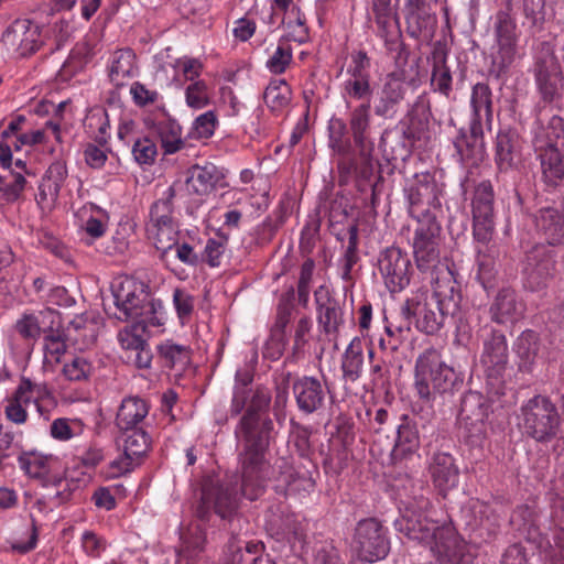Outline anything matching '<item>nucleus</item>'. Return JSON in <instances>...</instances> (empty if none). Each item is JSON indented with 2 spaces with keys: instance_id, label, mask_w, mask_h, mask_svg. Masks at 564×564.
<instances>
[{
  "instance_id": "1",
  "label": "nucleus",
  "mask_w": 564,
  "mask_h": 564,
  "mask_svg": "<svg viewBox=\"0 0 564 564\" xmlns=\"http://www.w3.org/2000/svg\"><path fill=\"white\" fill-rule=\"evenodd\" d=\"M271 393L265 387H257L252 392L246 413L236 429L237 436L242 437L243 451L239 455L241 470L240 492L249 500L258 499L265 490L272 476L265 453L269 447V430L272 422L259 425L258 412L268 409Z\"/></svg>"
},
{
  "instance_id": "2",
  "label": "nucleus",
  "mask_w": 564,
  "mask_h": 564,
  "mask_svg": "<svg viewBox=\"0 0 564 564\" xmlns=\"http://www.w3.org/2000/svg\"><path fill=\"white\" fill-rule=\"evenodd\" d=\"M433 293H424L408 299L401 312L406 319L415 318L416 327L426 333L437 332L448 316L459 311L462 301L459 284L449 267H441L437 278H432Z\"/></svg>"
},
{
  "instance_id": "3",
  "label": "nucleus",
  "mask_w": 564,
  "mask_h": 564,
  "mask_svg": "<svg viewBox=\"0 0 564 564\" xmlns=\"http://www.w3.org/2000/svg\"><path fill=\"white\" fill-rule=\"evenodd\" d=\"M494 188L489 181H484L475 188L471 202L473 236L477 242L476 278L485 290L492 289L497 275L492 254L495 234Z\"/></svg>"
},
{
  "instance_id": "4",
  "label": "nucleus",
  "mask_w": 564,
  "mask_h": 564,
  "mask_svg": "<svg viewBox=\"0 0 564 564\" xmlns=\"http://www.w3.org/2000/svg\"><path fill=\"white\" fill-rule=\"evenodd\" d=\"M533 147L544 181L557 185L564 177V120L553 116L546 128L535 132Z\"/></svg>"
},
{
  "instance_id": "5",
  "label": "nucleus",
  "mask_w": 564,
  "mask_h": 564,
  "mask_svg": "<svg viewBox=\"0 0 564 564\" xmlns=\"http://www.w3.org/2000/svg\"><path fill=\"white\" fill-rule=\"evenodd\" d=\"M456 381L455 370L448 366L441 352L429 348L419 355L414 369V388L423 400L452 390Z\"/></svg>"
},
{
  "instance_id": "6",
  "label": "nucleus",
  "mask_w": 564,
  "mask_h": 564,
  "mask_svg": "<svg viewBox=\"0 0 564 564\" xmlns=\"http://www.w3.org/2000/svg\"><path fill=\"white\" fill-rule=\"evenodd\" d=\"M444 185L435 172L415 173L408 178L404 186V196L408 210L414 219L437 217L441 212V196Z\"/></svg>"
},
{
  "instance_id": "7",
  "label": "nucleus",
  "mask_w": 564,
  "mask_h": 564,
  "mask_svg": "<svg viewBox=\"0 0 564 564\" xmlns=\"http://www.w3.org/2000/svg\"><path fill=\"white\" fill-rule=\"evenodd\" d=\"M521 426L538 442H549L560 431L561 419L556 406L545 397L535 395L521 406Z\"/></svg>"
},
{
  "instance_id": "8",
  "label": "nucleus",
  "mask_w": 564,
  "mask_h": 564,
  "mask_svg": "<svg viewBox=\"0 0 564 564\" xmlns=\"http://www.w3.org/2000/svg\"><path fill=\"white\" fill-rule=\"evenodd\" d=\"M50 397L51 391L45 382L21 377L15 389L3 401L4 417L14 425H24L29 421L28 408L33 404L41 412V403Z\"/></svg>"
},
{
  "instance_id": "9",
  "label": "nucleus",
  "mask_w": 564,
  "mask_h": 564,
  "mask_svg": "<svg viewBox=\"0 0 564 564\" xmlns=\"http://www.w3.org/2000/svg\"><path fill=\"white\" fill-rule=\"evenodd\" d=\"M412 248L417 269L421 272L432 271V278H437L441 267H447L440 262L441 226L435 217L416 219Z\"/></svg>"
},
{
  "instance_id": "10",
  "label": "nucleus",
  "mask_w": 564,
  "mask_h": 564,
  "mask_svg": "<svg viewBox=\"0 0 564 564\" xmlns=\"http://www.w3.org/2000/svg\"><path fill=\"white\" fill-rule=\"evenodd\" d=\"M370 58L365 51H358L351 54L345 78L340 83V96L347 107L352 101L369 102L373 94L371 86Z\"/></svg>"
},
{
  "instance_id": "11",
  "label": "nucleus",
  "mask_w": 564,
  "mask_h": 564,
  "mask_svg": "<svg viewBox=\"0 0 564 564\" xmlns=\"http://www.w3.org/2000/svg\"><path fill=\"white\" fill-rule=\"evenodd\" d=\"M497 52L492 54L489 73L496 78L505 74L514 61L517 36L516 22L507 11H498L495 19Z\"/></svg>"
},
{
  "instance_id": "12",
  "label": "nucleus",
  "mask_w": 564,
  "mask_h": 564,
  "mask_svg": "<svg viewBox=\"0 0 564 564\" xmlns=\"http://www.w3.org/2000/svg\"><path fill=\"white\" fill-rule=\"evenodd\" d=\"M533 75L541 100L557 105L563 97L564 76L556 56L552 53L539 56L534 63Z\"/></svg>"
},
{
  "instance_id": "13",
  "label": "nucleus",
  "mask_w": 564,
  "mask_h": 564,
  "mask_svg": "<svg viewBox=\"0 0 564 564\" xmlns=\"http://www.w3.org/2000/svg\"><path fill=\"white\" fill-rule=\"evenodd\" d=\"M354 545L361 561L373 563L382 560L389 552V542L381 523L373 519H364L358 522Z\"/></svg>"
},
{
  "instance_id": "14",
  "label": "nucleus",
  "mask_w": 564,
  "mask_h": 564,
  "mask_svg": "<svg viewBox=\"0 0 564 564\" xmlns=\"http://www.w3.org/2000/svg\"><path fill=\"white\" fill-rule=\"evenodd\" d=\"M1 41L9 54L25 57L40 48L41 30L28 19H17L2 33Z\"/></svg>"
},
{
  "instance_id": "15",
  "label": "nucleus",
  "mask_w": 564,
  "mask_h": 564,
  "mask_svg": "<svg viewBox=\"0 0 564 564\" xmlns=\"http://www.w3.org/2000/svg\"><path fill=\"white\" fill-rule=\"evenodd\" d=\"M111 290L118 310L115 315L121 322H129L131 317H135L138 310H141L144 302L150 299L144 284L130 276L117 278Z\"/></svg>"
},
{
  "instance_id": "16",
  "label": "nucleus",
  "mask_w": 564,
  "mask_h": 564,
  "mask_svg": "<svg viewBox=\"0 0 564 564\" xmlns=\"http://www.w3.org/2000/svg\"><path fill=\"white\" fill-rule=\"evenodd\" d=\"M554 260L544 245H535L527 252L523 265V285L532 292L544 290L554 274Z\"/></svg>"
},
{
  "instance_id": "17",
  "label": "nucleus",
  "mask_w": 564,
  "mask_h": 564,
  "mask_svg": "<svg viewBox=\"0 0 564 564\" xmlns=\"http://www.w3.org/2000/svg\"><path fill=\"white\" fill-rule=\"evenodd\" d=\"M408 91V84L402 72H392L384 76L373 99V111L377 117L393 119Z\"/></svg>"
},
{
  "instance_id": "18",
  "label": "nucleus",
  "mask_w": 564,
  "mask_h": 564,
  "mask_svg": "<svg viewBox=\"0 0 564 564\" xmlns=\"http://www.w3.org/2000/svg\"><path fill=\"white\" fill-rule=\"evenodd\" d=\"M410 267V259L397 247L384 249L378 258V269L391 293L400 292L409 285Z\"/></svg>"
},
{
  "instance_id": "19",
  "label": "nucleus",
  "mask_w": 564,
  "mask_h": 564,
  "mask_svg": "<svg viewBox=\"0 0 564 564\" xmlns=\"http://www.w3.org/2000/svg\"><path fill=\"white\" fill-rule=\"evenodd\" d=\"M430 549L440 564H464L468 561L465 541L448 525L435 531Z\"/></svg>"
},
{
  "instance_id": "20",
  "label": "nucleus",
  "mask_w": 564,
  "mask_h": 564,
  "mask_svg": "<svg viewBox=\"0 0 564 564\" xmlns=\"http://www.w3.org/2000/svg\"><path fill=\"white\" fill-rule=\"evenodd\" d=\"M489 406L478 392H468L464 395L459 412L460 427L471 440H480L485 435V421L488 417Z\"/></svg>"
},
{
  "instance_id": "21",
  "label": "nucleus",
  "mask_w": 564,
  "mask_h": 564,
  "mask_svg": "<svg viewBox=\"0 0 564 564\" xmlns=\"http://www.w3.org/2000/svg\"><path fill=\"white\" fill-rule=\"evenodd\" d=\"M538 236L549 246L564 243V194L561 207L540 208L533 217Z\"/></svg>"
},
{
  "instance_id": "22",
  "label": "nucleus",
  "mask_w": 564,
  "mask_h": 564,
  "mask_svg": "<svg viewBox=\"0 0 564 564\" xmlns=\"http://www.w3.org/2000/svg\"><path fill=\"white\" fill-rule=\"evenodd\" d=\"M293 394L299 410L312 414L323 408L326 388L323 382L313 376H303L294 380Z\"/></svg>"
},
{
  "instance_id": "23",
  "label": "nucleus",
  "mask_w": 564,
  "mask_h": 564,
  "mask_svg": "<svg viewBox=\"0 0 564 564\" xmlns=\"http://www.w3.org/2000/svg\"><path fill=\"white\" fill-rule=\"evenodd\" d=\"M480 362L488 377H500L508 364V344L505 334L492 330L484 340Z\"/></svg>"
},
{
  "instance_id": "24",
  "label": "nucleus",
  "mask_w": 564,
  "mask_h": 564,
  "mask_svg": "<svg viewBox=\"0 0 564 564\" xmlns=\"http://www.w3.org/2000/svg\"><path fill=\"white\" fill-rule=\"evenodd\" d=\"M19 467L30 478L36 479L43 487L51 481L61 468L59 459L53 455L31 451L18 457Z\"/></svg>"
},
{
  "instance_id": "25",
  "label": "nucleus",
  "mask_w": 564,
  "mask_h": 564,
  "mask_svg": "<svg viewBox=\"0 0 564 564\" xmlns=\"http://www.w3.org/2000/svg\"><path fill=\"white\" fill-rule=\"evenodd\" d=\"M454 147L463 163L474 166L486 156L482 124L470 123L468 131H459Z\"/></svg>"
},
{
  "instance_id": "26",
  "label": "nucleus",
  "mask_w": 564,
  "mask_h": 564,
  "mask_svg": "<svg viewBox=\"0 0 564 564\" xmlns=\"http://www.w3.org/2000/svg\"><path fill=\"white\" fill-rule=\"evenodd\" d=\"M102 326V321L98 314L86 312L75 316L66 328L67 338L78 347V349H87L91 347Z\"/></svg>"
},
{
  "instance_id": "27",
  "label": "nucleus",
  "mask_w": 564,
  "mask_h": 564,
  "mask_svg": "<svg viewBox=\"0 0 564 564\" xmlns=\"http://www.w3.org/2000/svg\"><path fill=\"white\" fill-rule=\"evenodd\" d=\"M238 492L225 485H206L203 488L202 508L213 507L223 519H231L238 509Z\"/></svg>"
},
{
  "instance_id": "28",
  "label": "nucleus",
  "mask_w": 564,
  "mask_h": 564,
  "mask_svg": "<svg viewBox=\"0 0 564 564\" xmlns=\"http://www.w3.org/2000/svg\"><path fill=\"white\" fill-rule=\"evenodd\" d=\"M138 73L137 55L131 48H119L110 54L107 62V74L109 82L115 87L126 86Z\"/></svg>"
},
{
  "instance_id": "29",
  "label": "nucleus",
  "mask_w": 564,
  "mask_h": 564,
  "mask_svg": "<svg viewBox=\"0 0 564 564\" xmlns=\"http://www.w3.org/2000/svg\"><path fill=\"white\" fill-rule=\"evenodd\" d=\"M224 173L213 163L194 165L187 172L186 191L191 195L207 196L224 181Z\"/></svg>"
},
{
  "instance_id": "30",
  "label": "nucleus",
  "mask_w": 564,
  "mask_h": 564,
  "mask_svg": "<svg viewBox=\"0 0 564 564\" xmlns=\"http://www.w3.org/2000/svg\"><path fill=\"white\" fill-rule=\"evenodd\" d=\"M67 175V166L62 161L48 166L39 185L37 204L42 209H51L55 205Z\"/></svg>"
},
{
  "instance_id": "31",
  "label": "nucleus",
  "mask_w": 564,
  "mask_h": 564,
  "mask_svg": "<svg viewBox=\"0 0 564 564\" xmlns=\"http://www.w3.org/2000/svg\"><path fill=\"white\" fill-rule=\"evenodd\" d=\"M429 469L434 486L443 496L457 487L459 469L455 463V458L449 453H435L432 456Z\"/></svg>"
},
{
  "instance_id": "32",
  "label": "nucleus",
  "mask_w": 564,
  "mask_h": 564,
  "mask_svg": "<svg viewBox=\"0 0 564 564\" xmlns=\"http://www.w3.org/2000/svg\"><path fill=\"white\" fill-rule=\"evenodd\" d=\"M394 525L399 531L404 532L409 539L429 544L433 540L435 531L441 529L425 514L416 512L412 508H406L401 518L395 520Z\"/></svg>"
},
{
  "instance_id": "33",
  "label": "nucleus",
  "mask_w": 564,
  "mask_h": 564,
  "mask_svg": "<svg viewBox=\"0 0 564 564\" xmlns=\"http://www.w3.org/2000/svg\"><path fill=\"white\" fill-rule=\"evenodd\" d=\"M315 303L317 322L326 334H335L343 324V311L339 303L330 295L329 290L321 285L316 289Z\"/></svg>"
},
{
  "instance_id": "34",
  "label": "nucleus",
  "mask_w": 564,
  "mask_h": 564,
  "mask_svg": "<svg viewBox=\"0 0 564 564\" xmlns=\"http://www.w3.org/2000/svg\"><path fill=\"white\" fill-rule=\"evenodd\" d=\"M521 160L520 138L516 131H499L496 138L495 161L500 172L510 171Z\"/></svg>"
},
{
  "instance_id": "35",
  "label": "nucleus",
  "mask_w": 564,
  "mask_h": 564,
  "mask_svg": "<svg viewBox=\"0 0 564 564\" xmlns=\"http://www.w3.org/2000/svg\"><path fill=\"white\" fill-rule=\"evenodd\" d=\"M150 411L145 399L137 395L127 397L121 401L116 416V424L120 430L130 431L144 421Z\"/></svg>"
},
{
  "instance_id": "36",
  "label": "nucleus",
  "mask_w": 564,
  "mask_h": 564,
  "mask_svg": "<svg viewBox=\"0 0 564 564\" xmlns=\"http://www.w3.org/2000/svg\"><path fill=\"white\" fill-rule=\"evenodd\" d=\"M158 355L163 367L173 370L176 376L182 375L191 365V348L171 339L158 346Z\"/></svg>"
},
{
  "instance_id": "37",
  "label": "nucleus",
  "mask_w": 564,
  "mask_h": 564,
  "mask_svg": "<svg viewBox=\"0 0 564 564\" xmlns=\"http://www.w3.org/2000/svg\"><path fill=\"white\" fill-rule=\"evenodd\" d=\"M420 448V436L415 423L406 415L398 426L397 440L392 449V457L395 460L405 459L415 454Z\"/></svg>"
},
{
  "instance_id": "38",
  "label": "nucleus",
  "mask_w": 564,
  "mask_h": 564,
  "mask_svg": "<svg viewBox=\"0 0 564 564\" xmlns=\"http://www.w3.org/2000/svg\"><path fill=\"white\" fill-rule=\"evenodd\" d=\"M491 321L498 324L512 323L521 315V305L517 302L516 292L502 289L496 295L489 308Z\"/></svg>"
},
{
  "instance_id": "39",
  "label": "nucleus",
  "mask_w": 564,
  "mask_h": 564,
  "mask_svg": "<svg viewBox=\"0 0 564 564\" xmlns=\"http://www.w3.org/2000/svg\"><path fill=\"white\" fill-rule=\"evenodd\" d=\"M471 120L470 123L482 124L485 120L487 126L492 123V93L490 87L484 83H477L473 86L470 96Z\"/></svg>"
},
{
  "instance_id": "40",
  "label": "nucleus",
  "mask_w": 564,
  "mask_h": 564,
  "mask_svg": "<svg viewBox=\"0 0 564 564\" xmlns=\"http://www.w3.org/2000/svg\"><path fill=\"white\" fill-rule=\"evenodd\" d=\"M152 129L158 135L165 155L174 154L185 148L186 142L182 139V128L175 120H159L153 123Z\"/></svg>"
},
{
  "instance_id": "41",
  "label": "nucleus",
  "mask_w": 564,
  "mask_h": 564,
  "mask_svg": "<svg viewBox=\"0 0 564 564\" xmlns=\"http://www.w3.org/2000/svg\"><path fill=\"white\" fill-rule=\"evenodd\" d=\"M518 369L523 373L533 371L539 352V337L533 330H524L516 341Z\"/></svg>"
},
{
  "instance_id": "42",
  "label": "nucleus",
  "mask_w": 564,
  "mask_h": 564,
  "mask_svg": "<svg viewBox=\"0 0 564 564\" xmlns=\"http://www.w3.org/2000/svg\"><path fill=\"white\" fill-rule=\"evenodd\" d=\"M261 546L258 543L248 542L242 545L236 536H231L226 546L221 564H258L263 560L259 555Z\"/></svg>"
},
{
  "instance_id": "43",
  "label": "nucleus",
  "mask_w": 564,
  "mask_h": 564,
  "mask_svg": "<svg viewBox=\"0 0 564 564\" xmlns=\"http://www.w3.org/2000/svg\"><path fill=\"white\" fill-rule=\"evenodd\" d=\"M341 371L345 380L357 381L364 369V346L359 337H354L341 357Z\"/></svg>"
},
{
  "instance_id": "44",
  "label": "nucleus",
  "mask_w": 564,
  "mask_h": 564,
  "mask_svg": "<svg viewBox=\"0 0 564 564\" xmlns=\"http://www.w3.org/2000/svg\"><path fill=\"white\" fill-rule=\"evenodd\" d=\"M252 381L253 373L248 367L237 369L230 403V413L232 415L240 414L247 404L249 405L252 395L249 386Z\"/></svg>"
},
{
  "instance_id": "45",
  "label": "nucleus",
  "mask_w": 564,
  "mask_h": 564,
  "mask_svg": "<svg viewBox=\"0 0 564 564\" xmlns=\"http://www.w3.org/2000/svg\"><path fill=\"white\" fill-rule=\"evenodd\" d=\"M370 104L361 102L349 112V130L354 142L359 148H365L370 131Z\"/></svg>"
},
{
  "instance_id": "46",
  "label": "nucleus",
  "mask_w": 564,
  "mask_h": 564,
  "mask_svg": "<svg viewBox=\"0 0 564 564\" xmlns=\"http://www.w3.org/2000/svg\"><path fill=\"white\" fill-rule=\"evenodd\" d=\"M149 240L153 243L161 257L164 258L173 250L178 240L177 225H147Z\"/></svg>"
},
{
  "instance_id": "47",
  "label": "nucleus",
  "mask_w": 564,
  "mask_h": 564,
  "mask_svg": "<svg viewBox=\"0 0 564 564\" xmlns=\"http://www.w3.org/2000/svg\"><path fill=\"white\" fill-rule=\"evenodd\" d=\"M133 324L141 325V332L145 333L149 327H161L165 324L166 313L160 300L148 299L138 310L135 317H131Z\"/></svg>"
},
{
  "instance_id": "48",
  "label": "nucleus",
  "mask_w": 564,
  "mask_h": 564,
  "mask_svg": "<svg viewBox=\"0 0 564 564\" xmlns=\"http://www.w3.org/2000/svg\"><path fill=\"white\" fill-rule=\"evenodd\" d=\"M133 324L141 325V332L145 333L149 327H161L165 324L166 313L160 300L148 299L138 310L135 317H131Z\"/></svg>"
},
{
  "instance_id": "49",
  "label": "nucleus",
  "mask_w": 564,
  "mask_h": 564,
  "mask_svg": "<svg viewBox=\"0 0 564 564\" xmlns=\"http://www.w3.org/2000/svg\"><path fill=\"white\" fill-rule=\"evenodd\" d=\"M133 324L141 325V332L145 333L149 327H161L165 324L166 313L160 300L148 299L138 310L135 317H131Z\"/></svg>"
},
{
  "instance_id": "50",
  "label": "nucleus",
  "mask_w": 564,
  "mask_h": 564,
  "mask_svg": "<svg viewBox=\"0 0 564 564\" xmlns=\"http://www.w3.org/2000/svg\"><path fill=\"white\" fill-rule=\"evenodd\" d=\"M292 89L285 79H272L263 93V100L274 113H281L289 107Z\"/></svg>"
},
{
  "instance_id": "51",
  "label": "nucleus",
  "mask_w": 564,
  "mask_h": 564,
  "mask_svg": "<svg viewBox=\"0 0 564 564\" xmlns=\"http://www.w3.org/2000/svg\"><path fill=\"white\" fill-rule=\"evenodd\" d=\"M281 24L285 26L286 42L293 41L299 44H304L310 40L308 28L306 25V18L299 7H292L289 13L282 19Z\"/></svg>"
},
{
  "instance_id": "52",
  "label": "nucleus",
  "mask_w": 564,
  "mask_h": 564,
  "mask_svg": "<svg viewBox=\"0 0 564 564\" xmlns=\"http://www.w3.org/2000/svg\"><path fill=\"white\" fill-rule=\"evenodd\" d=\"M175 192L169 187L161 198L155 200L150 209V219L147 225H177L174 218L173 198Z\"/></svg>"
},
{
  "instance_id": "53",
  "label": "nucleus",
  "mask_w": 564,
  "mask_h": 564,
  "mask_svg": "<svg viewBox=\"0 0 564 564\" xmlns=\"http://www.w3.org/2000/svg\"><path fill=\"white\" fill-rule=\"evenodd\" d=\"M130 431L131 432L123 441V453L140 465L143 457L150 451L151 437L142 429H133Z\"/></svg>"
},
{
  "instance_id": "54",
  "label": "nucleus",
  "mask_w": 564,
  "mask_h": 564,
  "mask_svg": "<svg viewBox=\"0 0 564 564\" xmlns=\"http://www.w3.org/2000/svg\"><path fill=\"white\" fill-rule=\"evenodd\" d=\"M292 62V46L286 42V37H280L276 47L265 61V68L273 75H282L286 72Z\"/></svg>"
},
{
  "instance_id": "55",
  "label": "nucleus",
  "mask_w": 564,
  "mask_h": 564,
  "mask_svg": "<svg viewBox=\"0 0 564 564\" xmlns=\"http://www.w3.org/2000/svg\"><path fill=\"white\" fill-rule=\"evenodd\" d=\"M329 147L338 154L346 155L351 151V140L344 119L333 117L328 122Z\"/></svg>"
},
{
  "instance_id": "56",
  "label": "nucleus",
  "mask_w": 564,
  "mask_h": 564,
  "mask_svg": "<svg viewBox=\"0 0 564 564\" xmlns=\"http://www.w3.org/2000/svg\"><path fill=\"white\" fill-rule=\"evenodd\" d=\"M405 20L412 36L421 33L426 26L429 14L425 0H405L404 3Z\"/></svg>"
},
{
  "instance_id": "57",
  "label": "nucleus",
  "mask_w": 564,
  "mask_h": 564,
  "mask_svg": "<svg viewBox=\"0 0 564 564\" xmlns=\"http://www.w3.org/2000/svg\"><path fill=\"white\" fill-rule=\"evenodd\" d=\"M10 547L12 551L25 554L35 549L37 543V529L35 523L23 524L18 531L13 533L10 541Z\"/></svg>"
},
{
  "instance_id": "58",
  "label": "nucleus",
  "mask_w": 564,
  "mask_h": 564,
  "mask_svg": "<svg viewBox=\"0 0 564 564\" xmlns=\"http://www.w3.org/2000/svg\"><path fill=\"white\" fill-rule=\"evenodd\" d=\"M46 488L55 489L54 492L50 494L47 497L55 505H61L70 499L73 492L78 488V482L74 479L64 477L59 468L51 481L46 485Z\"/></svg>"
},
{
  "instance_id": "59",
  "label": "nucleus",
  "mask_w": 564,
  "mask_h": 564,
  "mask_svg": "<svg viewBox=\"0 0 564 564\" xmlns=\"http://www.w3.org/2000/svg\"><path fill=\"white\" fill-rule=\"evenodd\" d=\"M218 119L213 110H208L198 117L192 123V128L188 132L191 139H209L214 135Z\"/></svg>"
},
{
  "instance_id": "60",
  "label": "nucleus",
  "mask_w": 564,
  "mask_h": 564,
  "mask_svg": "<svg viewBox=\"0 0 564 564\" xmlns=\"http://www.w3.org/2000/svg\"><path fill=\"white\" fill-rule=\"evenodd\" d=\"M452 73L445 61L434 63L431 76V87L433 91L448 97L452 93Z\"/></svg>"
},
{
  "instance_id": "61",
  "label": "nucleus",
  "mask_w": 564,
  "mask_h": 564,
  "mask_svg": "<svg viewBox=\"0 0 564 564\" xmlns=\"http://www.w3.org/2000/svg\"><path fill=\"white\" fill-rule=\"evenodd\" d=\"M93 372L91 362L83 356H74L63 366V375L69 381H83Z\"/></svg>"
},
{
  "instance_id": "62",
  "label": "nucleus",
  "mask_w": 564,
  "mask_h": 564,
  "mask_svg": "<svg viewBox=\"0 0 564 564\" xmlns=\"http://www.w3.org/2000/svg\"><path fill=\"white\" fill-rule=\"evenodd\" d=\"M131 152L138 164L152 165L158 155V148L153 140L143 137L133 141Z\"/></svg>"
},
{
  "instance_id": "63",
  "label": "nucleus",
  "mask_w": 564,
  "mask_h": 564,
  "mask_svg": "<svg viewBox=\"0 0 564 564\" xmlns=\"http://www.w3.org/2000/svg\"><path fill=\"white\" fill-rule=\"evenodd\" d=\"M44 360L47 364H58L66 352L67 346L58 333H50L44 337Z\"/></svg>"
},
{
  "instance_id": "64",
  "label": "nucleus",
  "mask_w": 564,
  "mask_h": 564,
  "mask_svg": "<svg viewBox=\"0 0 564 564\" xmlns=\"http://www.w3.org/2000/svg\"><path fill=\"white\" fill-rule=\"evenodd\" d=\"M185 101L189 108L202 109L209 105L207 84L204 80H195L185 89Z\"/></svg>"
}]
</instances>
